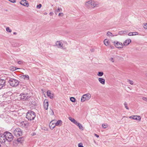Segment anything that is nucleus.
I'll use <instances>...</instances> for the list:
<instances>
[{"instance_id": "33", "label": "nucleus", "mask_w": 147, "mask_h": 147, "mask_svg": "<svg viewBox=\"0 0 147 147\" xmlns=\"http://www.w3.org/2000/svg\"><path fill=\"white\" fill-rule=\"evenodd\" d=\"M124 105L125 106V107L127 110H129V108L127 106V103L126 102H125L124 103Z\"/></svg>"}, {"instance_id": "58", "label": "nucleus", "mask_w": 147, "mask_h": 147, "mask_svg": "<svg viewBox=\"0 0 147 147\" xmlns=\"http://www.w3.org/2000/svg\"><path fill=\"white\" fill-rule=\"evenodd\" d=\"M0 147H1V145L0 144Z\"/></svg>"}, {"instance_id": "23", "label": "nucleus", "mask_w": 147, "mask_h": 147, "mask_svg": "<svg viewBox=\"0 0 147 147\" xmlns=\"http://www.w3.org/2000/svg\"><path fill=\"white\" fill-rule=\"evenodd\" d=\"M24 140V138L23 137H20L18 138L17 141L18 142L22 143V142Z\"/></svg>"}, {"instance_id": "3", "label": "nucleus", "mask_w": 147, "mask_h": 147, "mask_svg": "<svg viewBox=\"0 0 147 147\" xmlns=\"http://www.w3.org/2000/svg\"><path fill=\"white\" fill-rule=\"evenodd\" d=\"M20 99L23 101L29 100L30 99V96L28 95L26 92L22 93L20 95Z\"/></svg>"}, {"instance_id": "14", "label": "nucleus", "mask_w": 147, "mask_h": 147, "mask_svg": "<svg viewBox=\"0 0 147 147\" xmlns=\"http://www.w3.org/2000/svg\"><path fill=\"white\" fill-rule=\"evenodd\" d=\"M55 126L56 125L55 123H54L53 121H51L49 124V126L51 129H53L55 127Z\"/></svg>"}, {"instance_id": "2", "label": "nucleus", "mask_w": 147, "mask_h": 147, "mask_svg": "<svg viewBox=\"0 0 147 147\" xmlns=\"http://www.w3.org/2000/svg\"><path fill=\"white\" fill-rule=\"evenodd\" d=\"M12 130L13 131V134L17 137L21 136L22 135V130L20 128H17L15 129L14 128H12Z\"/></svg>"}, {"instance_id": "19", "label": "nucleus", "mask_w": 147, "mask_h": 147, "mask_svg": "<svg viewBox=\"0 0 147 147\" xmlns=\"http://www.w3.org/2000/svg\"><path fill=\"white\" fill-rule=\"evenodd\" d=\"M47 94L48 96H49L51 99H53V94H52L50 90L47 91Z\"/></svg>"}, {"instance_id": "18", "label": "nucleus", "mask_w": 147, "mask_h": 147, "mask_svg": "<svg viewBox=\"0 0 147 147\" xmlns=\"http://www.w3.org/2000/svg\"><path fill=\"white\" fill-rule=\"evenodd\" d=\"M27 122L25 121H22L20 123V126L22 127H25L27 125Z\"/></svg>"}, {"instance_id": "31", "label": "nucleus", "mask_w": 147, "mask_h": 147, "mask_svg": "<svg viewBox=\"0 0 147 147\" xmlns=\"http://www.w3.org/2000/svg\"><path fill=\"white\" fill-rule=\"evenodd\" d=\"M127 82L128 83H129L131 85H133V82L132 80H130L128 79L127 80Z\"/></svg>"}, {"instance_id": "13", "label": "nucleus", "mask_w": 147, "mask_h": 147, "mask_svg": "<svg viewBox=\"0 0 147 147\" xmlns=\"http://www.w3.org/2000/svg\"><path fill=\"white\" fill-rule=\"evenodd\" d=\"M63 44L60 41H57L56 43V46L58 47L61 49H63Z\"/></svg>"}, {"instance_id": "25", "label": "nucleus", "mask_w": 147, "mask_h": 147, "mask_svg": "<svg viewBox=\"0 0 147 147\" xmlns=\"http://www.w3.org/2000/svg\"><path fill=\"white\" fill-rule=\"evenodd\" d=\"M18 69H19V68H17L16 67H11L10 68V69L11 71H14Z\"/></svg>"}, {"instance_id": "8", "label": "nucleus", "mask_w": 147, "mask_h": 147, "mask_svg": "<svg viewBox=\"0 0 147 147\" xmlns=\"http://www.w3.org/2000/svg\"><path fill=\"white\" fill-rule=\"evenodd\" d=\"M114 43L115 46L117 48H122L123 47V45L121 42H114Z\"/></svg>"}, {"instance_id": "50", "label": "nucleus", "mask_w": 147, "mask_h": 147, "mask_svg": "<svg viewBox=\"0 0 147 147\" xmlns=\"http://www.w3.org/2000/svg\"><path fill=\"white\" fill-rule=\"evenodd\" d=\"M95 135L97 138H98L99 137V136L96 134H95Z\"/></svg>"}, {"instance_id": "26", "label": "nucleus", "mask_w": 147, "mask_h": 147, "mask_svg": "<svg viewBox=\"0 0 147 147\" xmlns=\"http://www.w3.org/2000/svg\"><path fill=\"white\" fill-rule=\"evenodd\" d=\"M78 126L79 128L82 130L84 129V128L83 127L82 125V124H80V123H79L78 125H77Z\"/></svg>"}, {"instance_id": "35", "label": "nucleus", "mask_w": 147, "mask_h": 147, "mask_svg": "<svg viewBox=\"0 0 147 147\" xmlns=\"http://www.w3.org/2000/svg\"><path fill=\"white\" fill-rule=\"evenodd\" d=\"M42 7V5L41 4H39L36 6V8L38 9H40Z\"/></svg>"}, {"instance_id": "28", "label": "nucleus", "mask_w": 147, "mask_h": 147, "mask_svg": "<svg viewBox=\"0 0 147 147\" xmlns=\"http://www.w3.org/2000/svg\"><path fill=\"white\" fill-rule=\"evenodd\" d=\"M6 31L8 32H11L12 30L10 29L9 27H7L6 29Z\"/></svg>"}, {"instance_id": "20", "label": "nucleus", "mask_w": 147, "mask_h": 147, "mask_svg": "<svg viewBox=\"0 0 147 147\" xmlns=\"http://www.w3.org/2000/svg\"><path fill=\"white\" fill-rule=\"evenodd\" d=\"M98 80L99 82L102 84H105V80L102 78H99Z\"/></svg>"}, {"instance_id": "4", "label": "nucleus", "mask_w": 147, "mask_h": 147, "mask_svg": "<svg viewBox=\"0 0 147 147\" xmlns=\"http://www.w3.org/2000/svg\"><path fill=\"white\" fill-rule=\"evenodd\" d=\"M8 82L11 86L14 87L18 86L20 82L17 80L11 78L9 80Z\"/></svg>"}, {"instance_id": "34", "label": "nucleus", "mask_w": 147, "mask_h": 147, "mask_svg": "<svg viewBox=\"0 0 147 147\" xmlns=\"http://www.w3.org/2000/svg\"><path fill=\"white\" fill-rule=\"evenodd\" d=\"M102 127L104 128H106L107 127V125H106L105 124H103L102 125Z\"/></svg>"}, {"instance_id": "36", "label": "nucleus", "mask_w": 147, "mask_h": 147, "mask_svg": "<svg viewBox=\"0 0 147 147\" xmlns=\"http://www.w3.org/2000/svg\"><path fill=\"white\" fill-rule=\"evenodd\" d=\"M78 147H84L83 146L82 143H80L78 144Z\"/></svg>"}, {"instance_id": "24", "label": "nucleus", "mask_w": 147, "mask_h": 147, "mask_svg": "<svg viewBox=\"0 0 147 147\" xmlns=\"http://www.w3.org/2000/svg\"><path fill=\"white\" fill-rule=\"evenodd\" d=\"M104 42L105 45L106 46H108L109 45V42L108 40L107 39H105L104 41Z\"/></svg>"}, {"instance_id": "51", "label": "nucleus", "mask_w": 147, "mask_h": 147, "mask_svg": "<svg viewBox=\"0 0 147 147\" xmlns=\"http://www.w3.org/2000/svg\"><path fill=\"white\" fill-rule=\"evenodd\" d=\"M13 33L14 35H16L17 34V33L16 32H14Z\"/></svg>"}, {"instance_id": "10", "label": "nucleus", "mask_w": 147, "mask_h": 147, "mask_svg": "<svg viewBox=\"0 0 147 147\" xmlns=\"http://www.w3.org/2000/svg\"><path fill=\"white\" fill-rule=\"evenodd\" d=\"M5 80L0 79V89L5 86Z\"/></svg>"}, {"instance_id": "48", "label": "nucleus", "mask_w": 147, "mask_h": 147, "mask_svg": "<svg viewBox=\"0 0 147 147\" xmlns=\"http://www.w3.org/2000/svg\"><path fill=\"white\" fill-rule=\"evenodd\" d=\"M4 115L3 114H0V117L2 118L4 117Z\"/></svg>"}, {"instance_id": "55", "label": "nucleus", "mask_w": 147, "mask_h": 147, "mask_svg": "<svg viewBox=\"0 0 147 147\" xmlns=\"http://www.w3.org/2000/svg\"><path fill=\"white\" fill-rule=\"evenodd\" d=\"M118 35V34H116L115 36H117Z\"/></svg>"}, {"instance_id": "40", "label": "nucleus", "mask_w": 147, "mask_h": 147, "mask_svg": "<svg viewBox=\"0 0 147 147\" xmlns=\"http://www.w3.org/2000/svg\"><path fill=\"white\" fill-rule=\"evenodd\" d=\"M74 124L76 125H78V124L79 123L78 122L76 121L75 120L73 122Z\"/></svg>"}, {"instance_id": "59", "label": "nucleus", "mask_w": 147, "mask_h": 147, "mask_svg": "<svg viewBox=\"0 0 147 147\" xmlns=\"http://www.w3.org/2000/svg\"><path fill=\"white\" fill-rule=\"evenodd\" d=\"M58 9H59V8H58Z\"/></svg>"}, {"instance_id": "45", "label": "nucleus", "mask_w": 147, "mask_h": 147, "mask_svg": "<svg viewBox=\"0 0 147 147\" xmlns=\"http://www.w3.org/2000/svg\"><path fill=\"white\" fill-rule=\"evenodd\" d=\"M63 13H59V16H63Z\"/></svg>"}, {"instance_id": "15", "label": "nucleus", "mask_w": 147, "mask_h": 147, "mask_svg": "<svg viewBox=\"0 0 147 147\" xmlns=\"http://www.w3.org/2000/svg\"><path fill=\"white\" fill-rule=\"evenodd\" d=\"M43 106L45 109L46 110H47L48 109L49 106V103L47 100H45L44 101Z\"/></svg>"}, {"instance_id": "6", "label": "nucleus", "mask_w": 147, "mask_h": 147, "mask_svg": "<svg viewBox=\"0 0 147 147\" xmlns=\"http://www.w3.org/2000/svg\"><path fill=\"white\" fill-rule=\"evenodd\" d=\"M91 97V95L90 94H87L83 95L81 98V101L84 102L89 99Z\"/></svg>"}, {"instance_id": "44", "label": "nucleus", "mask_w": 147, "mask_h": 147, "mask_svg": "<svg viewBox=\"0 0 147 147\" xmlns=\"http://www.w3.org/2000/svg\"><path fill=\"white\" fill-rule=\"evenodd\" d=\"M118 34L120 35H122L123 34V32L122 31H119L118 32Z\"/></svg>"}, {"instance_id": "12", "label": "nucleus", "mask_w": 147, "mask_h": 147, "mask_svg": "<svg viewBox=\"0 0 147 147\" xmlns=\"http://www.w3.org/2000/svg\"><path fill=\"white\" fill-rule=\"evenodd\" d=\"M20 3L24 6L28 7L29 6V3L26 0H22L20 2Z\"/></svg>"}, {"instance_id": "37", "label": "nucleus", "mask_w": 147, "mask_h": 147, "mask_svg": "<svg viewBox=\"0 0 147 147\" xmlns=\"http://www.w3.org/2000/svg\"><path fill=\"white\" fill-rule=\"evenodd\" d=\"M69 119L72 122H73L75 120L74 119L71 117H69Z\"/></svg>"}, {"instance_id": "21", "label": "nucleus", "mask_w": 147, "mask_h": 147, "mask_svg": "<svg viewBox=\"0 0 147 147\" xmlns=\"http://www.w3.org/2000/svg\"><path fill=\"white\" fill-rule=\"evenodd\" d=\"M11 118L8 115L7 116V117L5 118V121L7 123H9L10 122L11 120Z\"/></svg>"}, {"instance_id": "38", "label": "nucleus", "mask_w": 147, "mask_h": 147, "mask_svg": "<svg viewBox=\"0 0 147 147\" xmlns=\"http://www.w3.org/2000/svg\"><path fill=\"white\" fill-rule=\"evenodd\" d=\"M143 27L144 29H147V24H145L143 25Z\"/></svg>"}, {"instance_id": "39", "label": "nucleus", "mask_w": 147, "mask_h": 147, "mask_svg": "<svg viewBox=\"0 0 147 147\" xmlns=\"http://www.w3.org/2000/svg\"><path fill=\"white\" fill-rule=\"evenodd\" d=\"M142 99L146 101H147V97H143L142 98Z\"/></svg>"}, {"instance_id": "56", "label": "nucleus", "mask_w": 147, "mask_h": 147, "mask_svg": "<svg viewBox=\"0 0 147 147\" xmlns=\"http://www.w3.org/2000/svg\"><path fill=\"white\" fill-rule=\"evenodd\" d=\"M58 10V11H60V10L59 9V10Z\"/></svg>"}, {"instance_id": "41", "label": "nucleus", "mask_w": 147, "mask_h": 147, "mask_svg": "<svg viewBox=\"0 0 147 147\" xmlns=\"http://www.w3.org/2000/svg\"><path fill=\"white\" fill-rule=\"evenodd\" d=\"M128 35L129 36H134L133 33L132 32H129L128 34Z\"/></svg>"}, {"instance_id": "27", "label": "nucleus", "mask_w": 147, "mask_h": 147, "mask_svg": "<svg viewBox=\"0 0 147 147\" xmlns=\"http://www.w3.org/2000/svg\"><path fill=\"white\" fill-rule=\"evenodd\" d=\"M107 35L108 36H113L114 35H113V34L111 32L108 31L107 32Z\"/></svg>"}, {"instance_id": "54", "label": "nucleus", "mask_w": 147, "mask_h": 147, "mask_svg": "<svg viewBox=\"0 0 147 147\" xmlns=\"http://www.w3.org/2000/svg\"><path fill=\"white\" fill-rule=\"evenodd\" d=\"M145 75L146 77H147V72L145 74Z\"/></svg>"}, {"instance_id": "7", "label": "nucleus", "mask_w": 147, "mask_h": 147, "mask_svg": "<svg viewBox=\"0 0 147 147\" xmlns=\"http://www.w3.org/2000/svg\"><path fill=\"white\" fill-rule=\"evenodd\" d=\"M94 1L92 0L88 1H87L85 3V5L86 6L89 7L94 8Z\"/></svg>"}, {"instance_id": "29", "label": "nucleus", "mask_w": 147, "mask_h": 147, "mask_svg": "<svg viewBox=\"0 0 147 147\" xmlns=\"http://www.w3.org/2000/svg\"><path fill=\"white\" fill-rule=\"evenodd\" d=\"M103 75V73L102 72H98L97 75L99 76H101Z\"/></svg>"}, {"instance_id": "49", "label": "nucleus", "mask_w": 147, "mask_h": 147, "mask_svg": "<svg viewBox=\"0 0 147 147\" xmlns=\"http://www.w3.org/2000/svg\"><path fill=\"white\" fill-rule=\"evenodd\" d=\"M53 12H51L49 13V15L50 16H52V15H53Z\"/></svg>"}, {"instance_id": "46", "label": "nucleus", "mask_w": 147, "mask_h": 147, "mask_svg": "<svg viewBox=\"0 0 147 147\" xmlns=\"http://www.w3.org/2000/svg\"><path fill=\"white\" fill-rule=\"evenodd\" d=\"M122 31L123 32V34H125L127 33V31L126 30H122Z\"/></svg>"}, {"instance_id": "5", "label": "nucleus", "mask_w": 147, "mask_h": 147, "mask_svg": "<svg viewBox=\"0 0 147 147\" xmlns=\"http://www.w3.org/2000/svg\"><path fill=\"white\" fill-rule=\"evenodd\" d=\"M4 133L6 140L8 142H11L13 140V138L12 134L7 131Z\"/></svg>"}, {"instance_id": "47", "label": "nucleus", "mask_w": 147, "mask_h": 147, "mask_svg": "<svg viewBox=\"0 0 147 147\" xmlns=\"http://www.w3.org/2000/svg\"><path fill=\"white\" fill-rule=\"evenodd\" d=\"M18 64H21L22 63V62L21 61H19L18 62Z\"/></svg>"}, {"instance_id": "53", "label": "nucleus", "mask_w": 147, "mask_h": 147, "mask_svg": "<svg viewBox=\"0 0 147 147\" xmlns=\"http://www.w3.org/2000/svg\"><path fill=\"white\" fill-rule=\"evenodd\" d=\"M51 111H52V115H53L54 113L53 112V111L52 110H51Z\"/></svg>"}, {"instance_id": "42", "label": "nucleus", "mask_w": 147, "mask_h": 147, "mask_svg": "<svg viewBox=\"0 0 147 147\" xmlns=\"http://www.w3.org/2000/svg\"><path fill=\"white\" fill-rule=\"evenodd\" d=\"M109 60L110 61H112V62H114V61L113 58H112V57Z\"/></svg>"}, {"instance_id": "22", "label": "nucleus", "mask_w": 147, "mask_h": 147, "mask_svg": "<svg viewBox=\"0 0 147 147\" xmlns=\"http://www.w3.org/2000/svg\"><path fill=\"white\" fill-rule=\"evenodd\" d=\"M55 125L57 126H60L62 124V121L61 120H58L55 123Z\"/></svg>"}, {"instance_id": "16", "label": "nucleus", "mask_w": 147, "mask_h": 147, "mask_svg": "<svg viewBox=\"0 0 147 147\" xmlns=\"http://www.w3.org/2000/svg\"><path fill=\"white\" fill-rule=\"evenodd\" d=\"M20 78L26 80H28L29 76L28 75H23L20 76Z\"/></svg>"}, {"instance_id": "11", "label": "nucleus", "mask_w": 147, "mask_h": 147, "mask_svg": "<svg viewBox=\"0 0 147 147\" xmlns=\"http://www.w3.org/2000/svg\"><path fill=\"white\" fill-rule=\"evenodd\" d=\"M129 118L130 119H133L138 120V121H140L141 119V117L140 116L136 115H132L130 116L129 117Z\"/></svg>"}, {"instance_id": "52", "label": "nucleus", "mask_w": 147, "mask_h": 147, "mask_svg": "<svg viewBox=\"0 0 147 147\" xmlns=\"http://www.w3.org/2000/svg\"><path fill=\"white\" fill-rule=\"evenodd\" d=\"M90 51H94V49H90Z\"/></svg>"}, {"instance_id": "1", "label": "nucleus", "mask_w": 147, "mask_h": 147, "mask_svg": "<svg viewBox=\"0 0 147 147\" xmlns=\"http://www.w3.org/2000/svg\"><path fill=\"white\" fill-rule=\"evenodd\" d=\"M36 116L34 112L31 110L29 111L27 113L26 117L28 120L31 121L33 120Z\"/></svg>"}, {"instance_id": "17", "label": "nucleus", "mask_w": 147, "mask_h": 147, "mask_svg": "<svg viewBox=\"0 0 147 147\" xmlns=\"http://www.w3.org/2000/svg\"><path fill=\"white\" fill-rule=\"evenodd\" d=\"M131 40L130 39H128L126 40L123 42V45L124 46H127L131 42Z\"/></svg>"}, {"instance_id": "57", "label": "nucleus", "mask_w": 147, "mask_h": 147, "mask_svg": "<svg viewBox=\"0 0 147 147\" xmlns=\"http://www.w3.org/2000/svg\"><path fill=\"white\" fill-rule=\"evenodd\" d=\"M35 134H33V135H35Z\"/></svg>"}, {"instance_id": "32", "label": "nucleus", "mask_w": 147, "mask_h": 147, "mask_svg": "<svg viewBox=\"0 0 147 147\" xmlns=\"http://www.w3.org/2000/svg\"><path fill=\"white\" fill-rule=\"evenodd\" d=\"M99 6V3L97 2H95L94 1V7H98Z\"/></svg>"}, {"instance_id": "9", "label": "nucleus", "mask_w": 147, "mask_h": 147, "mask_svg": "<svg viewBox=\"0 0 147 147\" xmlns=\"http://www.w3.org/2000/svg\"><path fill=\"white\" fill-rule=\"evenodd\" d=\"M6 141V140L4 133L3 134H0V142L5 143Z\"/></svg>"}, {"instance_id": "43", "label": "nucleus", "mask_w": 147, "mask_h": 147, "mask_svg": "<svg viewBox=\"0 0 147 147\" xmlns=\"http://www.w3.org/2000/svg\"><path fill=\"white\" fill-rule=\"evenodd\" d=\"M133 33L134 35H138V32H133Z\"/></svg>"}, {"instance_id": "30", "label": "nucleus", "mask_w": 147, "mask_h": 147, "mask_svg": "<svg viewBox=\"0 0 147 147\" xmlns=\"http://www.w3.org/2000/svg\"><path fill=\"white\" fill-rule=\"evenodd\" d=\"M70 100L72 102H74L76 101V99L74 97H71L70 98Z\"/></svg>"}]
</instances>
